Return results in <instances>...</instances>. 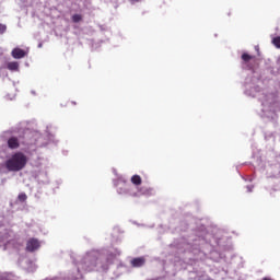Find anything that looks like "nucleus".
<instances>
[{
	"label": "nucleus",
	"mask_w": 280,
	"mask_h": 280,
	"mask_svg": "<svg viewBox=\"0 0 280 280\" xmlns=\"http://www.w3.org/2000/svg\"><path fill=\"white\" fill-rule=\"evenodd\" d=\"M72 21L73 23H80V21H82V15L80 14L72 15Z\"/></svg>",
	"instance_id": "obj_12"
},
{
	"label": "nucleus",
	"mask_w": 280,
	"mask_h": 280,
	"mask_svg": "<svg viewBox=\"0 0 280 280\" xmlns=\"http://www.w3.org/2000/svg\"><path fill=\"white\" fill-rule=\"evenodd\" d=\"M131 183H132V185H136V186L141 185V183H142L141 176H139V175H133V176L131 177Z\"/></svg>",
	"instance_id": "obj_10"
},
{
	"label": "nucleus",
	"mask_w": 280,
	"mask_h": 280,
	"mask_svg": "<svg viewBox=\"0 0 280 280\" xmlns=\"http://www.w3.org/2000/svg\"><path fill=\"white\" fill-rule=\"evenodd\" d=\"M19 200L20 202H25V200H27V195L25 192H22L19 195Z\"/></svg>",
	"instance_id": "obj_13"
},
{
	"label": "nucleus",
	"mask_w": 280,
	"mask_h": 280,
	"mask_svg": "<svg viewBox=\"0 0 280 280\" xmlns=\"http://www.w3.org/2000/svg\"><path fill=\"white\" fill-rule=\"evenodd\" d=\"M84 264L86 266V270L91 272L93 268L97 267V259L95 257L88 256L84 258Z\"/></svg>",
	"instance_id": "obj_3"
},
{
	"label": "nucleus",
	"mask_w": 280,
	"mask_h": 280,
	"mask_svg": "<svg viewBox=\"0 0 280 280\" xmlns=\"http://www.w3.org/2000/svg\"><path fill=\"white\" fill-rule=\"evenodd\" d=\"M11 55L15 60H21V58H25V56H27V51L21 48H14Z\"/></svg>",
	"instance_id": "obj_6"
},
{
	"label": "nucleus",
	"mask_w": 280,
	"mask_h": 280,
	"mask_svg": "<svg viewBox=\"0 0 280 280\" xmlns=\"http://www.w3.org/2000/svg\"><path fill=\"white\" fill-rule=\"evenodd\" d=\"M40 248V242L37 238H30L26 242V250L27 253H34Z\"/></svg>",
	"instance_id": "obj_2"
},
{
	"label": "nucleus",
	"mask_w": 280,
	"mask_h": 280,
	"mask_svg": "<svg viewBox=\"0 0 280 280\" xmlns=\"http://www.w3.org/2000/svg\"><path fill=\"white\" fill-rule=\"evenodd\" d=\"M144 264H145V258L143 257L133 258L131 260V266L133 268H141V266H143Z\"/></svg>",
	"instance_id": "obj_7"
},
{
	"label": "nucleus",
	"mask_w": 280,
	"mask_h": 280,
	"mask_svg": "<svg viewBox=\"0 0 280 280\" xmlns=\"http://www.w3.org/2000/svg\"><path fill=\"white\" fill-rule=\"evenodd\" d=\"M272 45H275V47H277V49H280V36L275 37L272 39Z\"/></svg>",
	"instance_id": "obj_11"
},
{
	"label": "nucleus",
	"mask_w": 280,
	"mask_h": 280,
	"mask_svg": "<svg viewBox=\"0 0 280 280\" xmlns=\"http://www.w3.org/2000/svg\"><path fill=\"white\" fill-rule=\"evenodd\" d=\"M7 143L10 150H19V148H21V142L16 137L9 138Z\"/></svg>",
	"instance_id": "obj_5"
},
{
	"label": "nucleus",
	"mask_w": 280,
	"mask_h": 280,
	"mask_svg": "<svg viewBox=\"0 0 280 280\" xmlns=\"http://www.w3.org/2000/svg\"><path fill=\"white\" fill-rule=\"evenodd\" d=\"M130 3H139L141 0H129Z\"/></svg>",
	"instance_id": "obj_15"
},
{
	"label": "nucleus",
	"mask_w": 280,
	"mask_h": 280,
	"mask_svg": "<svg viewBox=\"0 0 280 280\" xmlns=\"http://www.w3.org/2000/svg\"><path fill=\"white\" fill-rule=\"evenodd\" d=\"M138 191L140 196H150L152 194V188L141 187Z\"/></svg>",
	"instance_id": "obj_9"
},
{
	"label": "nucleus",
	"mask_w": 280,
	"mask_h": 280,
	"mask_svg": "<svg viewBox=\"0 0 280 280\" xmlns=\"http://www.w3.org/2000/svg\"><path fill=\"white\" fill-rule=\"evenodd\" d=\"M7 69L9 71H19V62L18 61H11L7 65Z\"/></svg>",
	"instance_id": "obj_8"
},
{
	"label": "nucleus",
	"mask_w": 280,
	"mask_h": 280,
	"mask_svg": "<svg viewBox=\"0 0 280 280\" xmlns=\"http://www.w3.org/2000/svg\"><path fill=\"white\" fill-rule=\"evenodd\" d=\"M27 165V155L23 152H16L5 161V167L9 172H21Z\"/></svg>",
	"instance_id": "obj_1"
},
{
	"label": "nucleus",
	"mask_w": 280,
	"mask_h": 280,
	"mask_svg": "<svg viewBox=\"0 0 280 280\" xmlns=\"http://www.w3.org/2000/svg\"><path fill=\"white\" fill-rule=\"evenodd\" d=\"M7 30H8V26H5V24L0 23V35L5 34Z\"/></svg>",
	"instance_id": "obj_14"
},
{
	"label": "nucleus",
	"mask_w": 280,
	"mask_h": 280,
	"mask_svg": "<svg viewBox=\"0 0 280 280\" xmlns=\"http://www.w3.org/2000/svg\"><path fill=\"white\" fill-rule=\"evenodd\" d=\"M241 58H242L243 65H245L246 69H248L249 71L253 70V65L250 63V61L255 60V56L244 52Z\"/></svg>",
	"instance_id": "obj_4"
}]
</instances>
